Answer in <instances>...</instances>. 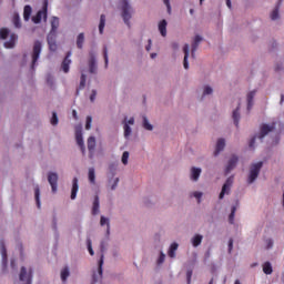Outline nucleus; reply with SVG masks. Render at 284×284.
<instances>
[{"label":"nucleus","mask_w":284,"mask_h":284,"mask_svg":"<svg viewBox=\"0 0 284 284\" xmlns=\"http://www.w3.org/2000/svg\"><path fill=\"white\" fill-rule=\"evenodd\" d=\"M121 10H122V19L125 26L130 28V19H132V12H134V10L132 9V6H130V2L128 0H122Z\"/></svg>","instance_id":"obj_1"},{"label":"nucleus","mask_w":284,"mask_h":284,"mask_svg":"<svg viewBox=\"0 0 284 284\" xmlns=\"http://www.w3.org/2000/svg\"><path fill=\"white\" fill-rule=\"evenodd\" d=\"M274 130H276V122H272L271 124H261L257 139H260V141H263V139H265V136H267L270 132H274Z\"/></svg>","instance_id":"obj_2"},{"label":"nucleus","mask_w":284,"mask_h":284,"mask_svg":"<svg viewBox=\"0 0 284 284\" xmlns=\"http://www.w3.org/2000/svg\"><path fill=\"white\" fill-rule=\"evenodd\" d=\"M262 168H263V162H257L251 165L248 183H254L256 179H258V174H261Z\"/></svg>","instance_id":"obj_3"},{"label":"nucleus","mask_w":284,"mask_h":284,"mask_svg":"<svg viewBox=\"0 0 284 284\" xmlns=\"http://www.w3.org/2000/svg\"><path fill=\"white\" fill-rule=\"evenodd\" d=\"M48 21V0L43 1L42 10L38 11L36 16L32 17L33 23H41V20Z\"/></svg>","instance_id":"obj_4"},{"label":"nucleus","mask_w":284,"mask_h":284,"mask_svg":"<svg viewBox=\"0 0 284 284\" xmlns=\"http://www.w3.org/2000/svg\"><path fill=\"white\" fill-rule=\"evenodd\" d=\"M41 41H36L33 44V52H32V64L31 68L34 70V65H37V61H39V57L41 54Z\"/></svg>","instance_id":"obj_5"},{"label":"nucleus","mask_w":284,"mask_h":284,"mask_svg":"<svg viewBox=\"0 0 284 284\" xmlns=\"http://www.w3.org/2000/svg\"><path fill=\"white\" fill-rule=\"evenodd\" d=\"M233 183H234V178H227V180L222 186V191L219 196L220 200L225 199V194H230V190H232Z\"/></svg>","instance_id":"obj_6"},{"label":"nucleus","mask_w":284,"mask_h":284,"mask_svg":"<svg viewBox=\"0 0 284 284\" xmlns=\"http://www.w3.org/2000/svg\"><path fill=\"white\" fill-rule=\"evenodd\" d=\"M48 182L51 185V190L54 193H57V187L59 185V174L54 172H49L48 173Z\"/></svg>","instance_id":"obj_7"},{"label":"nucleus","mask_w":284,"mask_h":284,"mask_svg":"<svg viewBox=\"0 0 284 284\" xmlns=\"http://www.w3.org/2000/svg\"><path fill=\"white\" fill-rule=\"evenodd\" d=\"M20 281H26V284H32V268L29 271L22 266L20 271Z\"/></svg>","instance_id":"obj_8"},{"label":"nucleus","mask_w":284,"mask_h":284,"mask_svg":"<svg viewBox=\"0 0 284 284\" xmlns=\"http://www.w3.org/2000/svg\"><path fill=\"white\" fill-rule=\"evenodd\" d=\"M89 150V159H94V150L97 148V139L94 136H90L87 142Z\"/></svg>","instance_id":"obj_9"},{"label":"nucleus","mask_w":284,"mask_h":284,"mask_svg":"<svg viewBox=\"0 0 284 284\" xmlns=\"http://www.w3.org/2000/svg\"><path fill=\"white\" fill-rule=\"evenodd\" d=\"M70 57H72V51H68L65 58L62 61L61 69L65 74L70 72V63H72V60H70Z\"/></svg>","instance_id":"obj_10"},{"label":"nucleus","mask_w":284,"mask_h":284,"mask_svg":"<svg viewBox=\"0 0 284 284\" xmlns=\"http://www.w3.org/2000/svg\"><path fill=\"white\" fill-rule=\"evenodd\" d=\"M236 163H239V156L232 155L231 159L227 162L225 174H230L234 168H236Z\"/></svg>","instance_id":"obj_11"},{"label":"nucleus","mask_w":284,"mask_h":284,"mask_svg":"<svg viewBox=\"0 0 284 284\" xmlns=\"http://www.w3.org/2000/svg\"><path fill=\"white\" fill-rule=\"evenodd\" d=\"M75 141L81 149L82 154H85V144L83 142V133L81 131H75Z\"/></svg>","instance_id":"obj_12"},{"label":"nucleus","mask_w":284,"mask_h":284,"mask_svg":"<svg viewBox=\"0 0 284 284\" xmlns=\"http://www.w3.org/2000/svg\"><path fill=\"white\" fill-rule=\"evenodd\" d=\"M47 41L49 44V50H51V52H57V36L48 34Z\"/></svg>","instance_id":"obj_13"},{"label":"nucleus","mask_w":284,"mask_h":284,"mask_svg":"<svg viewBox=\"0 0 284 284\" xmlns=\"http://www.w3.org/2000/svg\"><path fill=\"white\" fill-rule=\"evenodd\" d=\"M77 192H79V179L73 178L72 180V189H71V200L74 201L77 199Z\"/></svg>","instance_id":"obj_14"},{"label":"nucleus","mask_w":284,"mask_h":284,"mask_svg":"<svg viewBox=\"0 0 284 284\" xmlns=\"http://www.w3.org/2000/svg\"><path fill=\"white\" fill-rule=\"evenodd\" d=\"M183 52H184V61H183V65L185 70L190 69V63L187 62V59L190 57V44H185L183 47Z\"/></svg>","instance_id":"obj_15"},{"label":"nucleus","mask_w":284,"mask_h":284,"mask_svg":"<svg viewBox=\"0 0 284 284\" xmlns=\"http://www.w3.org/2000/svg\"><path fill=\"white\" fill-rule=\"evenodd\" d=\"M57 30H59V18L52 17L51 18V30H50L49 34L57 36Z\"/></svg>","instance_id":"obj_16"},{"label":"nucleus","mask_w":284,"mask_h":284,"mask_svg":"<svg viewBox=\"0 0 284 284\" xmlns=\"http://www.w3.org/2000/svg\"><path fill=\"white\" fill-rule=\"evenodd\" d=\"M254 97H256V90H253L251 92L247 93V110L248 112L252 110L253 105H254Z\"/></svg>","instance_id":"obj_17"},{"label":"nucleus","mask_w":284,"mask_h":284,"mask_svg":"<svg viewBox=\"0 0 284 284\" xmlns=\"http://www.w3.org/2000/svg\"><path fill=\"white\" fill-rule=\"evenodd\" d=\"M225 150V139H219L214 152V156H219V153L223 152Z\"/></svg>","instance_id":"obj_18"},{"label":"nucleus","mask_w":284,"mask_h":284,"mask_svg":"<svg viewBox=\"0 0 284 284\" xmlns=\"http://www.w3.org/2000/svg\"><path fill=\"white\" fill-rule=\"evenodd\" d=\"M89 72L91 74H97V59L94 58V54L91 53V58L89 60Z\"/></svg>","instance_id":"obj_19"},{"label":"nucleus","mask_w":284,"mask_h":284,"mask_svg":"<svg viewBox=\"0 0 284 284\" xmlns=\"http://www.w3.org/2000/svg\"><path fill=\"white\" fill-rule=\"evenodd\" d=\"M202 41H203V38L201 36H195L194 41L192 43V52H191L192 57H194L199 48V43H201Z\"/></svg>","instance_id":"obj_20"},{"label":"nucleus","mask_w":284,"mask_h":284,"mask_svg":"<svg viewBox=\"0 0 284 284\" xmlns=\"http://www.w3.org/2000/svg\"><path fill=\"white\" fill-rule=\"evenodd\" d=\"M17 39H19L18 37H17V34L16 33H11L10 34V40L9 41H7V42H4V48H14V45H16V43H17Z\"/></svg>","instance_id":"obj_21"},{"label":"nucleus","mask_w":284,"mask_h":284,"mask_svg":"<svg viewBox=\"0 0 284 284\" xmlns=\"http://www.w3.org/2000/svg\"><path fill=\"white\" fill-rule=\"evenodd\" d=\"M159 31L162 34V37H168V21L166 20H162L159 23Z\"/></svg>","instance_id":"obj_22"},{"label":"nucleus","mask_w":284,"mask_h":284,"mask_svg":"<svg viewBox=\"0 0 284 284\" xmlns=\"http://www.w3.org/2000/svg\"><path fill=\"white\" fill-rule=\"evenodd\" d=\"M176 250H179V244L176 242H174L171 244L169 252H168L170 258L176 257Z\"/></svg>","instance_id":"obj_23"},{"label":"nucleus","mask_w":284,"mask_h":284,"mask_svg":"<svg viewBox=\"0 0 284 284\" xmlns=\"http://www.w3.org/2000/svg\"><path fill=\"white\" fill-rule=\"evenodd\" d=\"M241 110V104H239V106L236 108V110L233 111V121H234V125L236 128H239V121L241 119V113L239 112Z\"/></svg>","instance_id":"obj_24"},{"label":"nucleus","mask_w":284,"mask_h":284,"mask_svg":"<svg viewBox=\"0 0 284 284\" xmlns=\"http://www.w3.org/2000/svg\"><path fill=\"white\" fill-rule=\"evenodd\" d=\"M199 176H201V169L193 166L191 169V181H199Z\"/></svg>","instance_id":"obj_25"},{"label":"nucleus","mask_w":284,"mask_h":284,"mask_svg":"<svg viewBox=\"0 0 284 284\" xmlns=\"http://www.w3.org/2000/svg\"><path fill=\"white\" fill-rule=\"evenodd\" d=\"M99 207H100L99 195H95L93 200V206H92L93 216H97V214H99Z\"/></svg>","instance_id":"obj_26"},{"label":"nucleus","mask_w":284,"mask_h":284,"mask_svg":"<svg viewBox=\"0 0 284 284\" xmlns=\"http://www.w3.org/2000/svg\"><path fill=\"white\" fill-rule=\"evenodd\" d=\"M262 270H263L264 274H266V275H270L274 272V268L272 267V263H270V262H265L262 265Z\"/></svg>","instance_id":"obj_27"},{"label":"nucleus","mask_w":284,"mask_h":284,"mask_svg":"<svg viewBox=\"0 0 284 284\" xmlns=\"http://www.w3.org/2000/svg\"><path fill=\"white\" fill-rule=\"evenodd\" d=\"M202 242H203V235L196 234V235L192 239V245H193V247H199V245H201Z\"/></svg>","instance_id":"obj_28"},{"label":"nucleus","mask_w":284,"mask_h":284,"mask_svg":"<svg viewBox=\"0 0 284 284\" xmlns=\"http://www.w3.org/2000/svg\"><path fill=\"white\" fill-rule=\"evenodd\" d=\"M30 14H32V7L26 6L23 10V19L24 21H30Z\"/></svg>","instance_id":"obj_29"},{"label":"nucleus","mask_w":284,"mask_h":284,"mask_svg":"<svg viewBox=\"0 0 284 284\" xmlns=\"http://www.w3.org/2000/svg\"><path fill=\"white\" fill-rule=\"evenodd\" d=\"M100 225H106V234H110V219L105 217V216H101L100 219Z\"/></svg>","instance_id":"obj_30"},{"label":"nucleus","mask_w":284,"mask_h":284,"mask_svg":"<svg viewBox=\"0 0 284 284\" xmlns=\"http://www.w3.org/2000/svg\"><path fill=\"white\" fill-rule=\"evenodd\" d=\"M89 181L94 185L97 183V173L94 172V168L89 169Z\"/></svg>","instance_id":"obj_31"},{"label":"nucleus","mask_w":284,"mask_h":284,"mask_svg":"<svg viewBox=\"0 0 284 284\" xmlns=\"http://www.w3.org/2000/svg\"><path fill=\"white\" fill-rule=\"evenodd\" d=\"M68 276H70V268L68 266H65L62 271H61V281L63 283H65L68 281Z\"/></svg>","instance_id":"obj_32"},{"label":"nucleus","mask_w":284,"mask_h":284,"mask_svg":"<svg viewBox=\"0 0 284 284\" xmlns=\"http://www.w3.org/2000/svg\"><path fill=\"white\" fill-rule=\"evenodd\" d=\"M85 41V36L83 33H80L77 39V45L79 50L83 49V42Z\"/></svg>","instance_id":"obj_33"},{"label":"nucleus","mask_w":284,"mask_h":284,"mask_svg":"<svg viewBox=\"0 0 284 284\" xmlns=\"http://www.w3.org/2000/svg\"><path fill=\"white\" fill-rule=\"evenodd\" d=\"M105 29V14L100 16V24H99V32L100 34L103 33V30Z\"/></svg>","instance_id":"obj_34"},{"label":"nucleus","mask_w":284,"mask_h":284,"mask_svg":"<svg viewBox=\"0 0 284 284\" xmlns=\"http://www.w3.org/2000/svg\"><path fill=\"white\" fill-rule=\"evenodd\" d=\"M34 194H36V203H37V206L39 209H41V200H40V196H41V191L39 190V186H37L34 189Z\"/></svg>","instance_id":"obj_35"},{"label":"nucleus","mask_w":284,"mask_h":284,"mask_svg":"<svg viewBox=\"0 0 284 284\" xmlns=\"http://www.w3.org/2000/svg\"><path fill=\"white\" fill-rule=\"evenodd\" d=\"M85 81H87V75L82 73L80 78V85L77 90V94H79V90H83V88H85Z\"/></svg>","instance_id":"obj_36"},{"label":"nucleus","mask_w":284,"mask_h":284,"mask_svg":"<svg viewBox=\"0 0 284 284\" xmlns=\"http://www.w3.org/2000/svg\"><path fill=\"white\" fill-rule=\"evenodd\" d=\"M281 8V2L275 7V9L271 13L272 21H276L278 19V10Z\"/></svg>","instance_id":"obj_37"},{"label":"nucleus","mask_w":284,"mask_h":284,"mask_svg":"<svg viewBox=\"0 0 284 284\" xmlns=\"http://www.w3.org/2000/svg\"><path fill=\"white\" fill-rule=\"evenodd\" d=\"M236 215V206H232L231 214L229 215V223L234 225V216Z\"/></svg>","instance_id":"obj_38"},{"label":"nucleus","mask_w":284,"mask_h":284,"mask_svg":"<svg viewBox=\"0 0 284 284\" xmlns=\"http://www.w3.org/2000/svg\"><path fill=\"white\" fill-rule=\"evenodd\" d=\"M143 128H144V130H149V131L154 130V126H152V124H150V121H148L146 116H143Z\"/></svg>","instance_id":"obj_39"},{"label":"nucleus","mask_w":284,"mask_h":284,"mask_svg":"<svg viewBox=\"0 0 284 284\" xmlns=\"http://www.w3.org/2000/svg\"><path fill=\"white\" fill-rule=\"evenodd\" d=\"M10 34V30L2 28L0 29V39H8V36Z\"/></svg>","instance_id":"obj_40"},{"label":"nucleus","mask_w":284,"mask_h":284,"mask_svg":"<svg viewBox=\"0 0 284 284\" xmlns=\"http://www.w3.org/2000/svg\"><path fill=\"white\" fill-rule=\"evenodd\" d=\"M130 134H132V128H130V124L124 123V136H125V139H128V136H130Z\"/></svg>","instance_id":"obj_41"},{"label":"nucleus","mask_w":284,"mask_h":284,"mask_svg":"<svg viewBox=\"0 0 284 284\" xmlns=\"http://www.w3.org/2000/svg\"><path fill=\"white\" fill-rule=\"evenodd\" d=\"M130 159V152L124 151L122 154V163L123 165H128V160Z\"/></svg>","instance_id":"obj_42"},{"label":"nucleus","mask_w":284,"mask_h":284,"mask_svg":"<svg viewBox=\"0 0 284 284\" xmlns=\"http://www.w3.org/2000/svg\"><path fill=\"white\" fill-rule=\"evenodd\" d=\"M13 24L16 26V28H21V20L19 18L18 13H16L13 16Z\"/></svg>","instance_id":"obj_43"},{"label":"nucleus","mask_w":284,"mask_h":284,"mask_svg":"<svg viewBox=\"0 0 284 284\" xmlns=\"http://www.w3.org/2000/svg\"><path fill=\"white\" fill-rule=\"evenodd\" d=\"M98 272H99L100 276H103V254L101 255V258L99 261Z\"/></svg>","instance_id":"obj_44"},{"label":"nucleus","mask_w":284,"mask_h":284,"mask_svg":"<svg viewBox=\"0 0 284 284\" xmlns=\"http://www.w3.org/2000/svg\"><path fill=\"white\" fill-rule=\"evenodd\" d=\"M58 123H59V118L57 116V112H53L51 118V125H58Z\"/></svg>","instance_id":"obj_45"},{"label":"nucleus","mask_w":284,"mask_h":284,"mask_svg":"<svg viewBox=\"0 0 284 284\" xmlns=\"http://www.w3.org/2000/svg\"><path fill=\"white\" fill-rule=\"evenodd\" d=\"M92 128V116H87L85 130H90Z\"/></svg>","instance_id":"obj_46"},{"label":"nucleus","mask_w":284,"mask_h":284,"mask_svg":"<svg viewBox=\"0 0 284 284\" xmlns=\"http://www.w3.org/2000/svg\"><path fill=\"white\" fill-rule=\"evenodd\" d=\"M164 6H166V10L169 14H172V6L170 4V0H163Z\"/></svg>","instance_id":"obj_47"},{"label":"nucleus","mask_w":284,"mask_h":284,"mask_svg":"<svg viewBox=\"0 0 284 284\" xmlns=\"http://www.w3.org/2000/svg\"><path fill=\"white\" fill-rule=\"evenodd\" d=\"M103 57H104L105 68H108V47L103 48Z\"/></svg>","instance_id":"obj_48"},{"label":"nucleus","mask_w":284,"mask_h":284,"mask_svg":"<svg viewBox=\"0 0 284 284\" xmlns=\"http://www.w3.org/2000/svg\"><path fill=\"white\" fill-rule=\"evenodd\" d=\"M1 254H2V260L8 261V251L6 250V246H2Z\"/></svg>","instance_id":"obj_49"},{"label":"nucleus","mask_w":284,"mask_h":284,"mask_svg":"<svg viewBox=\"0 0 284 284\" xmlns=\"http://www.w3.org/2000/svg\"><path fill=\"white\" fill-rule=\"evenodd\" d=\"M88 251L91 256H94V250H92V242L88 240Z\"/></svg>","instance_id":"obj_50"},{"label":"nucleus","mask_w":284,"mask_h":284,"mask_svg":"<svg viewBox=\"0 0 284 284\" xmlns=\"http://www.w3.org/2000/svg\"><path fill=\"white\" fill-rule=\"evenodd\" d=\"M274 247V241L272 239L266 240V250H272Z\"/></svg>","instance_id":"obj_51"},{"label":"nucleus","mask_w":284,"mask_h":284,"mask_svg":"<svg viewBox=\"0 0 284 284\" xmlns=\"http://www.w3.org/2000/svg\"><path fill=\"white\" fill-rule=\"evenodd\" d=\"M164 262H165V254H163V252H161L160 257L158 260V264L161 265Z\"/></svg>","instance_id":"obj_52"},{"label":"nucleus","mask_w":284,"mask_h":284,"mask_svg":"<svg viewBox=\"0 0 284 284\" xmlns=\"http://www.w3.org/2000/svg\"><path fill=\"white\" fill-rule=\"evenodd\" d=\"M95 99H97V90H92V93L90 95L91 103H94Z\"/></svg>","instance_id":"obj_53"},{"label":"nucleus","mask_w":284,"mask_h":284,"mask_svg":"<svg viewBox=\"0 0 284 284\" xmlns=\"http://www.w3.org/2000/svg\"><path fill=\"white\" fill-rule=\"evenodd\" d=\"M213 90L211 89V87H205L204 91H203V95L205 97L206 94H212Z\"/></svg>","instance_id":"obj_54"},{"label":"nucleus","mask_w":284,"mask_h":284,"mask_svg":"<svg viewBox=\"0 0 284 284\" xmlns=\"http://www.w3.org/2000/svg\"><path fill=\"white\" fill-rule=\"evenodd\" d=\"M233 247H234V240L230 239L229 240V253L230 254L232 253Z\"/></svg>","instance_id":"obj_55"},{"label":"nucleus","mask_w":284,"mask_h":284,"mask_svg":"<svg viewBox=\"0 0 284 284\" xmlns=\"http://www.w3.org/2000/svg\"><path fill=\"white\" fill-rule=\"evenodd\" d=\"M119 185V178H116L113 182V184L111 185V190H116V186Z\"/></svg>","instance_id":"obj_56"},{"label":"nucleus","mask_w":284,"mask_h":284,"mask_svg":"<svg viewBox=\"0 0 284 284\" xmlns=\"http://www.w3.org/2000/svg\"><path fill=\"white\" fill-rule=\"evenodd\" d=\"M256 143V136H253L248 143L250 148H254V144Z\"/></svg>","instance_id":"obj_57"},{"label":"nucleus","mask_w":284,"mask_h":284,"mask_svg":"<svg viewBox=\"0 0 284 284\" xmlns=\"http://www.w3.org/2000/svg\"><path fill=\"white\" fill-rule=\"evenodd\" d=\"M186 278H187V283L190 284V282L192 281V271L186 272Z\"/></svg>","instance_id":"obj_58"},{"label":"nucleus","mask_w":284,"mask_h":284,"mask_svg":"<svg viewBox=\"0 0 284 284\" xmlns=\"http://www.w3.org/2000/svg\"><path fill=\"white\" fill-rule=\"evenodd\" d=\"M193 196H194L195 199H201V197L203 196V193H201V192H194V193H193Z\"/></svg>","instance_id":"obj_59"},{"label":"nucleus","mask_w":284,"mask_h":284,"mask_svg":"<svg viewBox=\"0 0 284 284\" xmlns=\"http://www.w3.org/2000/svg\"><path fill=\"white\" fill-rule=\"evenodd\" d=\"M171 48L173 50H179V43H176V42L171 43Z\"/></svg>","instance_id":"obj_60"},{"label":"nucleus","mask_w":284,"mask_h":284,"mask_svg":"<svg viewBox=\"0 0 284 284\" xmlns=\"http://www.w3.org/2000/svg\"><path fill=\"white\" fill-rule=\"evenodd\" d=\"M72 116L73 119H75V121L79 119V115L77 114V110L72 111Z\"/></svg>","instance_id":"obj_61"},{"label":"nucleus","mask_w":284,"mask_h":284,"mask_svg":"<svg viewBox=\"0 0 284 284\" xmlns=\"http://www.w3.org/2000/svg\"><path fill=\"white\" fill-rule=\"evenodd\" d=\"M126 124L134 125V118H130Z\"/></svg>","instance_id":"obj_62"},{"label":"nucleus","mask_w":284,"mask_h":284,"mask_svg":"<svg viewBox=\"0 0 284 284\" xmlns=\"http://www.w3.org/2000/svg\"><path fill=\"white\" fill-rule=\"evenodd\" d=\"M150 48H152V40H149V45H146V51L150 52Z\"/></svg>","instance_id":"obj_63"},{"label":"nucleus","mask_w":284,"mask_h":284,"mask_svg":"<svg viewBox=\"0 0 284 284\" xmlns=\"http://www.w3.org/2000/svg\"><path fill=\"white\" fill-rule=\"evenodd\" d=\"M227 8L232 9V0H226Z\"/></svg>","instance_id":"obj_64"}]
</instances>
